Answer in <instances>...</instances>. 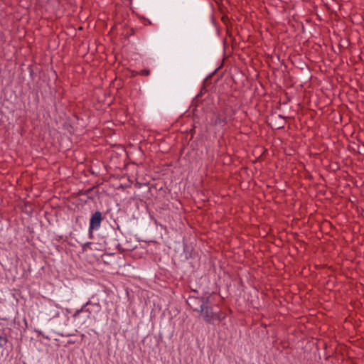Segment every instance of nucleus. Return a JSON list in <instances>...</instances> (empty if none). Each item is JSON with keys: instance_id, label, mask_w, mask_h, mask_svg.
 <instances>
[{"instance_id": "obj_2", "label": "nucleus", "mask_w": 364, "mask_h": 364, "mask_svg": "<svg viewBox=\"0 0 364 364\" xmlns=\"http://www.w3.org/2000/svg\"><path fill=\"white\" fill-rule=\"evenodd\" d=\"M7 340L3 336H0V351H2L4 346L6 345Z\"/></svg>"}, {"instance_id": "obj_1", "label": "nucleus", "mask_w": 364, "mask_h": 364, "mask_svg": "<svg viewBox=\"0 0 364 364\" xmlns=\"http://www.w3.org/2000/svg\"><path fill=\"white\" fill-rule=\"evenodd\" d=\"M102 220V213L99 211L95 212L90 218L89 231L98 230L100 227Z\"/></svg>"}]
</instances>
